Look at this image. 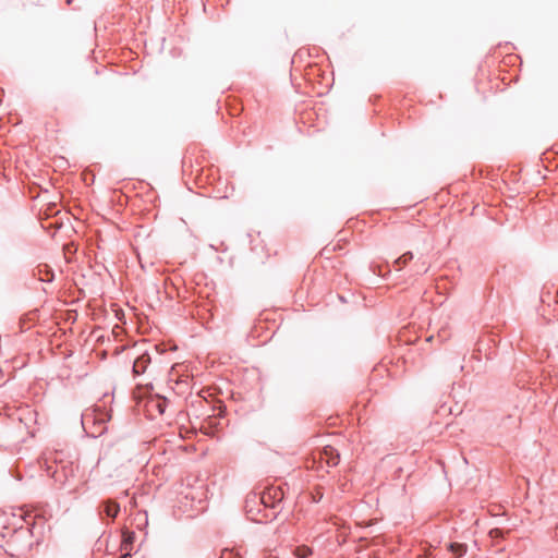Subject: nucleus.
I'll return each instance as SVG.
<instances>
[{"label": "nucleus", "mask_w": 558, "mask_h": 558, "mask_svg": "<svg viewBox=\"0 0 558 558\" xmlns=\"http://www.w3.org/2000/svg\"><path fill=\"white\" fill-rule=\"evenodd\" d=\"M144 47H145V49H147V50L149 49V45H148V43H147V41H145V43H144Z\"/></svg>", "instance_id": "6e6552de"}, {"label": "nucleus", "mask_w": 558, "mask_h": 558, "mask_svg": "<svg viewBox=\"0 0 558 558\" xmlns=\"http://www.w3.org/2000/svg\"><path fill=\"white\" fill-rule=\"evenodd\" d=\"M411 257H412L411 255H409V257H408V254H407V255H402V257H400L399 259H397V263H399L400 260H403V263H407V260H408L409 258H411Z\"/></svg>", "instance_id": "423d86ee"}, {"label": "nucleus", "mask_w": 558, "mask_h": 558, "mask_svg": "<svg viewBox=\"0 0 558 558\" xmlns=\"http://www.w3.org/2000/svg\"><path fill=\"white\" fill-rule=\"evenodd\" d=\"M150 39L156 40L157 46H159L163 41V38H160V37H150Z\"/></svg>", "instance_id": "39448f33"}, {"label": "nucleus", "mask_w": 558, "mask_h": 558, "mask_svg": "<svg viewBox=\"0 0 558 558\" xmlns=\"http://www.w3.org/2000/svg\"><path fill=\"white\" fill-rule=\"evenodd\" d=\"M119 509L120 508L117 504L109 502L106 505L105 511H106L107 515L114 518V517H117Z\"/></svg>", "instance_id": "f03ea898"}, {"label": "nucleus", "mask_w": 558, "mask_h": 558, "mask_svg": "<svg viewBox=\"0 0 558 558\" xmlns=\"http://www.w3.org/2000/svg\"><path fill=\"white\" fill-rule=\"evenodd\" d=\"M449 548L452 553L457 554L458 556H462L466 549L463 544L452 543L449 545Z\"/></svg>", "instance_id": "7ed1b4c3"}, {"label": "nucleus", "mask_w": 558, "mask_h": 558, "mask_svg": "<svg viewBox=\"0 0 558 558\" xmlns=\"http://www.w3.org/2000/svg\"><path fill=\"white\" fill-rule=\"evenodd\" d=\"M311 553V549L306 546H302V547H298L296 548V556L300 557V558H305L310 555Z\"/></svg>", "instance_id": "20e7f679"}, {"label": "nucleus", "mask_w": 558, "mask_h": 558, "mask_svg": "<svg viewBox=\"0 0 558 558\" xmlns=\"http://www.w3.org/2000/svg\"><path fill=\"white\" fill-rule=\"evenodd\" d=\"M324 454L327 458V463L336 465L339 460V453L338 451L332 447H326L324 450Z\"/></svg>", "instance_id": "f257e3e1"}, {"label": "nucleus", "mask_w": 558, "mask_h": 558, "mask_svg": "<svg viewBox=\"0 0 558 558\" xmlns=\"http://www.w3.org/2000/svg\"><path fill=\"white\" fill-rule=\"evenodd\" d=\"M120 558H131L130 554H124Z\"/></svg>", "instance_id": "0eeeda50"}]
</instances>
